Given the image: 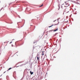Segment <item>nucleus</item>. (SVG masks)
<instances>
[{
	"label": "nucleus",
	"mask_w": 80,
	"mask_h": 80,
	"mask_svg": "<svg viewBox=\"0 0 80 80\" xmlns=\"http://www.w3.org/2000/svg\"><path fill=\"white\" fill-rule=\"evenodd\" d=\"M58 23L55 24L54 25H52V26H49V28H50V27H52V26H55V25H58Z\"/></svg>",
	"instance_id": "f257e3e1"
},
{
	"label": "nucleus",
	"mask_w": 80,
	"mask_h": 80,
	"mask_svg": "<svg viewBox=\"0 0 80 80\" xmlns=\"http://www.w3.org/2000/svg\"><path fill=\"white\" fill-rule=\"evenodd\" d=\"M65 12H66V13H68L69 12V10L68 9H66L65 10Z\"/></svg>",
	"instance_id": "f03ea898"
},
{
	"label": "nucleus",
	"mask_w": 80,
	"mask_h": 80,
	"mask_svg": "<svg viewBox=\"0 0 80 80\" xmlns=\"http://www.w3.org/2000/svg\"><path fill=\"white\" fill-rule=\"evenodd\" d=\"M65 5L62 4L61 5V8H65Z\"/></svg>",
	"instance_id": "7ed1b4c3"
},
{
	"label": "nucleus",
	"mask_w": 80,
	"mask_h": 80,
	"mask_svg": "<svg viewBox=\"0 0 80 80\" xmlns=\"http://www.w3.org/2000/svg\"><path fill=\"white\" fill-rule=\"evenodd\" d=\"M36 49H38L40 48V46H38L36 47Z\"/></svg>",
	"instance_id": "20e7f679"
},
{
	"label": "nucleus",
	"mask_w": 80,
	"mask_h": 80,
	"mask_svg": "<svg viewBox=\"0 0 80 80\" xmlns=\"http://www.w3.org/2000/svg\"><path fill=\"white\" fill-rule=\"evenodd\" d=\"M37 60L38 61H39L40 60V57L38 56V55H37Z\"/></svg>",
	"instance_id": "39448f33"
},
{
	"label": "nucleus",
	"mask_w": 80,
	"mask_h": 80,
	"mask_svg": "<svg viewBox=\"0 0 80 80\" xmlns=\"http://www.w3.org/2000/svg\"><path fill=\"white\" fill-rule=\"evenodd\" d=\"M32 56H30L29 57V59H30V60H32Z\"/></svg>",
	"instance_id": "423d86ee"
},
{
	"label": "nucleus",
	"mask_w": 80,
	"mask_h": 80,
	"mask_svg": "<svg viewBox=\"0 0 80 80\" xmlns=\"http://www.w3.org/2000/svg\"><path fill=\"white\" fill-rule=\"evenodd\" d=\"M30 73L31 75H33V72H32L31 71H30Z\"/></svg>",
	"instance_id": "0eeeda50"
},
{
	"label": "nucleus",
	"mask_w": 80,
	"mask_h": 80,
	"mask_svg": "<svg viewBox=\"0 0 80 80\" xmlns=\"http://www.w3.org/2000/svg\"><path fill=\"white\" fill-rule=\"evenodd\" d=\"M44 52L43 51L42 52V56H43V55H44V53H43Z\"/></svg>",
	"instance_id": "6e6552de"
},
{
	"label": "nucleus",
	"mask_w": 80,
	"mask_h": 80,
	"mask_svg": "<svg viewBox=\"0 0 80 80\" xmlns=\"http://www.w3.org/2000/svg\"><path fill=\"white\" fill-rule=\"evenodd\" d=\"M58 30V28H57L56 29L54 30V32H56V31H57Z\"/></svg>",
	"instance_id": "1a4fd4ad"
},
{
	"label": "nucleus",
	"mask_w": 80,
	"mask_h": 80,
	"mask_svg": "<svg viewBox=\"0 0 80 80\" xmlns=\"http://www.w3.org/2000/svg\"><path fill=\"white\" fill-rule=\"evenodd\" d=\"M43 4H42L41 5L39 6V7H43Z\"/></svg>",
	"instance_id": "9d476101"
},
{
	"label": "nucleus",
	"mask_w": 80,
	"mask_h": 80,
	"mask_svg": "<svg viewBox=\"0 0 80 80\" xmlns=\"http://www.w3.org/2000/svg\"><path fill=\"white\" fill-rule=\"evenodd\" d=\"M11 69H12V68H9L8 70H7V71H8V70H11Z\"/></svg>",
	"instance_id": "9b49d317"
},
{
	"label": "nucleus",
	"mask_w": 80,
	"mask_h": 80,
	"mask_svg": "<svg viewBox=\"0 0 80 80\" xmlns=\"http://www.w3.org/2000/svg\"><path fill=\"white\" fill-rule=\"evenodd\" d=\"M5 72H6V71L5 72L3 73H5Z\"/></svg>",
	"instance_id": "f8f14e48"
},
{
	"label": "nucleus",
	"mask_w": 80,
	"mask_h": 80,
	"mask_svg": "<svg viewBox=\"0 0 80 80\" xmlns=\"http://www.w3.org/2000/svg\"><path fill=\"white\" fill-rule=\"evenodd\" d=\"M12 43V42H10V43Z\"/></svg>",
	"instance_id": "ddd939ff"
},
{
	"label": "nucleus",
	"mask_w": 80,
	"mask_h": 80,
	"mask_svg": "<svg viewBox=\"0 0 80 80\" xmlns=\"http://www.w3.org/2000/svg\"><path fill=\"white\" fill-rule=\"evenodd\" d=\"M46 35H47V34H46Z\"/></svg>",
	"instance_id": "4468645a"
},
{
	"label": "nucleus",
	"mask_w": 80,
	"mask_h": 80,
	"mask_svg": "<svg viewBox=\"0 0 80 80\" xmlns=\"http://www.w3.org/2000/svg\"><path fill=\"white\" fill-rule=\"evenodd\" d=\"M55 21H54V22H55Z\"/></svg>",
	"instance_id": "2eb2a0df"
}]
</instances>
